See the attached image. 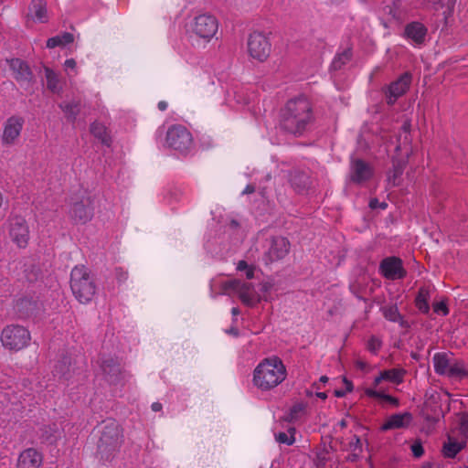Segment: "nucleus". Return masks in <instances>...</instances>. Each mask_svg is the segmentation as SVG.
<instances>
[{"label":"nucleus","mask_w":468,"mask_h":468,"mask_svg":"<svg viewBox=\"0 0 468 468\" xmlns=\"http://www.w3.org/2000/svg\"><path fill=\"white\" fill-rule=\"evenodd\" d=\"M74 41V36L71 33L64 32L60 36L50 37L47 41V47L48 48H54L56 47H64Z\"/></svg>","instance_id":"c756f323"},{"label":"nucleus","mask_w":468,"mask_h":468,"mask_svg":"<svg viewBox=\"0 0 468 468\" xmlns=\"http://www.w3.org/2000/svg\"><path fill=\"white\" fill-rule=\"evenodd\" d=\"M101 368L105 379L110 384H118L123 378V371L117 359L112 357L102 358L101 361Z\"/></svg>","instance_id":"f8f14e48"},{"label":"nucleus","mask_w":468,"mask_h":468,"mask_svg":"<svg viewBox=\"0 0 468 468\" xmlns=\"http://www.w3.org/2000/svg\"><path fill=\"white\" fill-rule=\"evenodd\" d=\"M450 378H463L468 376V372L464 368L463 363L461 361H454L451 363L449 370L446 374Z\"/></svg>","instance_id":"72a5a7b5"},{"label":"nucleus","mask_w":468,"mask_h":468,"mask_svg":"<svg viewBox=\"0 0 468 468\" xmlns=\"http://www.w3.org/2000/svg\"><path fill=\"white\" fill-rule=\"evenodd\" d=\"M359 455L360 453H358V452H353V453L349 457V460L352 462H356L358 459Z\"/></svg>","instance_id":"13d9d810"},{"label":"nucleus","mask_w":468,"mask_h":468,"mask_svg":"<svg viewBox=\"0 0 468 468\" xmlns=\"http://www.w3.org/2000/svg\"><path fill=\"white\" fill-rule=\"evenodd\" d=\"M421 468H432L431 463H424L421 466Z\"/></svg>","instance_id":"338daca9"},{"label":"nucleus","mask_w":468,"mask_h":468,"mask_svg":"<svg viewBox=\"0 0 468 468\" xmlns=\"http://www.w3.org/2000/svg\"><path fill=\"white\" fill-rule=\"evenodd\" d=\"M427 27L420 22H411L405 27V35L417 45H421L425 41Z\"/></svg>","instance_id":"412c9836"},{"label":"nucleus","mask_w":468,"mask_h":468,"mask_svg":"<svg viewBox=\"0 0 468 468\" xmlns=\"http://www.w3.org/2000/svg\"><path fill=\"white\" fill-rule=\"evenodd\" d=\"M59 107L67 114V117L74 121L80 112V103L71 102L67 104H60Z\"/></svg>","instance_id":"e433bc0d"},{"label":"nucleus","mask_w":468,"mask_h":468,"mask_svg":"<svg viewBox=\"0 0 468 468\" xmlns=\"http://www.w3.org/2000/svg\"><path fill=\"white\" fill-rule=\"evenodd\" d=\"M229 226L232 229H238L239 227V223L236 219H231L229 222Z\"/></svg>","instance_id":"bf43d9fd"},{"label":"nucleus","mask_w":468,"mask_h":468,"mask_svg":"<svg viewBox=\"0 0 468 468\" xmlns=\"http://www.w3.org/2000/svg\"><path fill=\"white\" fill-rule=\"evenodd\" d=\"M404 369L391 368L381 372V378L392 383L399 384L403 381Z\"/></svg>","instance_id":"473e14b6"},{"label":"nucleus","mask_w":468,"mask_h":468,"mask_svg":"<svg viewBox=\"0 0 468 468\" xmlns=\"http://www.w3.org/2000/svg\"><path fill=\"white\" fill-rule=\"evenodd\" d=\"M24 120L21 117L12 116L7 119L5 125L2 141L5 144H13L19 136L23 128Z\"/></svg>","instance_id":"dca6fc26"},{"label":"nucleus","mask_w":468,"mask_h":468,"mask_svg":"<svg viewBox=\"0 0 468 468\" xmlns=\"http://www.w3.org/2000/svg\"><path fill=\"white\" fill-rule=\"evenodd\" d=\"M383 315L386 319L391 322H398L403 328H410L408 321L404 320L402 315L399 314L397 305L384 306L381 308Z\"/></svg>","instance_id":"a878e982"},{"label":"nucleus","mask_w":468,"mask_h":468,"mask_svg":"<svg viewBox=\"0 0 468 468\" xmlns=\"http://www.w3.org/2000/svg\"><path fill=\"white\" fill-rule=\"evenodd\" d=\"M411 80V73L404 72L399 79L391 82L386 91L387 103L393 105L399 97L404 95L410 89Z\"/></svg>","instance_id":"9d476101"},{"label":"nucleus","mask_w":468,"mask_h":468,"mask_svg":"<svg viewBox=\"0 0 468 468\" xmlns=\"http://www.w3.org/2000/svg\"><path fill=\"white\" fill-rule=\"evenodd\" d=\"M54 376L59 379L69 380L72 376L71 358L64 356L59 359L54 368Z\"/></svg>","instance_id":"b1692460"},{"label":"nucleus","mask_w":468,"mask_h":468,"mask_svg":"<svg viewBox=\"0 0 468 468\" xmlns=\"http://www.w3.org/2000/svg\"><path fill=\"white\" fill-rule=\"evenodd\" d=\"M346 394V390H342V389H336V390H335V397H337V398H342V397H344Z\"/></svg>","instance_id":"4d7b16f0"},{"label":"nucleus","mask_w":468,"mask_h":468,"mask_svg":"<svg viewBox=\"0 0 468 468\" xmlns=\"http://www.w3.org/2000/svg\"><path fill=\"white\" fill-rule=\"evenodd\" d=\"M70 289L80 303H87L94 297L97 285L90 271L84 265L76 266L71 270Z\"/></svg>","instance_id":"20e7f679"},{"label":"nucleus","mask_w":468,"mask_h":468,"mask_svg":"<svg viewBox=\"0 0 468 468\" xmlns=\"http://www.w3.org/2000/svg\"><path fill=\"white\" fill-rule=\"evenodd\" d=\"M70 213L76 222L86 223L89 221L92 218L93 213L90 197L86 196L80 201H76L72 206Z\"/></svg>","instance_id":"4468645a"},{"label":"nucleus","mask_w":468,"mask_h":468,"mask_svg":"<svg viewBox=\"0 0 468 468\" xmlns=\"http://www.w3.org/2000/svg\"><path fill=\"white\" fill-rule=\"evenodd\" d=\"M313 121L311 103L303 96L288 101L281 110L280 126L293 135H302Z\"/></svg>","instance_id":"f257e3e1"},{"label":"nucleus","mask_w":468,"mask_h":468,"mask_svg":"<svg viewBox=\"0 0 468 468\" xmlns=\"http://www.w3.org/2000/svg\"><path fill=\"white\" fill-rule=\"evenodd\" d=\"M27 305H32V303H31V301H30V300L26 299V298H25V299H20V300H18V301H17V303H16V308H17V310H18L19 312H21V311H22V309H23L24 307H27Z\"/></svg>","instance_id":"49530a36"},{"label":"nucleus","mask_w":468,"mask_h":468,"mask_svg":"<svg viewBox=\"0 0 468 468\" xmlns=\"http://www.w3.org/2000/svg\"><path fill=\"white\" fill-rule=\"evenodd\" d=\"M319 381L322 383H326L328 381V378L326 376H322Z\"/></svg>","instance_id":"774afa93"},{"label":"nucleus","mask_w":468,"mask_h":468,"mask_svg":"<svg viewBox=\"0 0 468 468\" xmlns=\"http://www.w3.org/2000/svg\"><path fill=\"white\" fill-rule=\"evenodd\" d=\"M27 17L40 23H47L48 21L47 2L45 0H32L28 6Z\"/></svg>","instance_id":"aec40b11"},{"label":"nucleus","mask_w":468,"mask_h":468,"mask_svg":"<svg viewBox=\"0 0 468 468\" xmlns=\"http://www.w3.org/2000/svg\"><path fill=\"white\" fill-rule=\"evenodd\" d=\"M412 415L410 412L393 414L380 427V430L387 431L389 430L406 428L410 425Z\"/></svg>","instance_id":"6ab92c4d"},{"label":"nucleus","mask_w":468,"mask_h":468,"mask_svg":"<svg viewBox=\"0 0 468 468\" xmlns=\"http://www.w3.org/2000/svg\"><path fill=\"white\" fill-rule=\"evenodd\" d=\"M455 2H456V0H449L447 3L448 7L452 9L454 6Z\"/></svg>","instance_id":"0e129e2a"},{"label":"nucleus","mask_w":468,"mask_h":468,"mask_svg":"<svg viewBox=\"0 0 468 468\" xmlns=\"http://www.w3.org/2000/svg\"><path fill=\"white\" fill-rule=\"evenodd\" d=\"M290 182L294 190L300 194L307 191L312 185L309 175L303 171L292 172L291 174Z\"/></svg>","instance_id":"5701e85b"},{"label":"nucleus","mask_w":468,"mask_h":468,"mask_svg":"<svg viewBox=\"0 0 468 468\" xmlns=\"http://www.w3.org/2000/svg\"><path fill=\"white\" fill-rule=\"evenodd\" d=\"M166 106H167V104H166V102H165V101H160V102L158 103V109H159L160 111H165V110L166 109Z\"/></svg>","instance_id":"052dcab7"},{"label":"nucleus","mask_w":468,"mask_h":468,"mask_svg":"<svg viewBox=\"0 0 468 468\" xmlns=\"http://www.w3.org/2000/svg\"><path fill=\"white\" fill-rule=\"evenodd\" d=\"M402 129L404 130V132L408 133L410 131V123L405 122L402 126Z\"/></svg>","instance_id":"69168bd1"},{"label":"nucleus","mask_w":468,"mask_h":468,"mask_svg":"<svg viewBox=\"0 0 468 468\" xmlns=\"http://www.w3.org/2000/svg\"><path fill=\"white\" fill-rule=\"evenodd\" d=\"M9 235L19 248L27 247L29 239V229L24 218L14 216L9 219Z\"/></svg>","instance_id":"1a4fd4ad"},{"label":"nucleus","mask_w":468,"mask_h":468,"mask_svg":"<svg viewBox=\"0 0 468 468\" xmlns=\"http://www.w3.org/2000/svg\"><path fill=\"white\" fill-rule=\"evenodd\" d=\"M406 163L403 160L393 159L392 160V170L388 174V182L392 186H398V179L402 175Z\"/></svg>","instance_id":"cd10ccee"},{"label":"nucleus","mask_w":468,"mask_h":468,"mask_svg":"<svg viewBox=\"0 0 468 468\" xmlns=\"http://www.w3.org/2000/svg\"><path fill=\"white\" fill-rule=\"evenodd\" d=\"M286 368L279 357L266 358L254 371V382L261 389H271L282 383Z\"/></svg>","instance_id":"7ed1b4c3"},{"label":"nucleus","mask_w":468,"mask_h":468,"mask_svg":"<svg viewBox=\"0 0 468 468\" xmlns=\"http://www.w3.org/2000/svg\"><path fill=\"white\" fill-rule=\"evenodd\" d=\"M382 380H385V378H381V373L378 377H377L374 380V385L377 387Z\"/></svg>","instance_id":"680f3d73"},{"label":"nucleus","mask_w":468,"mask_h":468,"mask_svg":"<svg viewBox=\"0 0 468 468\" xmlns=\"http://www.w3.org/2000/svg\"><path fill=\"white\" fill-rule=\"evenodd\" d=\"M248 50L253 58L264 61L270 56L271 43L262 33L253 32L248 39Z\"/></svg>","instance_id":"6e6552de"},{"label":"nucleus","mask_w":468,"mask_h":468,"mask_svg":"<svg viewBox=\"0 0 468 468\" xmlns=\"http://www.w3.org/2000/svg\"><path fill=\"white\" fill-rule=\"evenodd\" d=\"M459 431L462 436L468 439V413H463L460 418Z\"/></svg>","instance_id":"ea45409f"},{"label":"nucleus","mask_w":468,"mask_h":468,"mask_svg":"<svg viewBox=\"0 0 468 468\" xmlns=\"http://www.w3.org/2000/svg\"><path fill=\"white\" fill-rule=\"evenodd\" d=\"M356 367H357L358 368H360L361 370L366 369V368H367V363H366V362H364V361H361V360H357V361L356 362Z\"/></svg>","instance_id":"5fc2aeb1"},{"label":"nucleus","mask_w":468,"mask_h":468,"mask_svg":"<svg viewBox=\"0 0 468 468\" xmlns=\"http://www.w3.org/2000/svg\"><path fill=\"white\" fill-rule=\"evenodd\" d=\"M382 274L389 280L402 279L407 272L402 266V261L397 257L384 259L380 263Z\"/></svg>","instance_id":"ddd939ff"},{"label":"nucleus","mask_w":468,"mask_h":468,"mask_svg":"<svg viewBox=\"0 0 468 468\" xmlns=\"http://www.w3.org/2000/svg\"><path fill=\"white\" fill-rule=\"evenodd\" d=\"M343 382H344V384L346 386V393L347 392H351L353 390V388H354L353 383L350 380H348L346 377L343 378Z\"/></svg>","instance_id":"de8ad7c7"},{"label":"nucleus","mask_w":468,"mask_h":468,"mask_svg":"<svg viewBox=\"0 0 468 468\" xmlns=\"http://www.w3.org/2000/svg\"><path fill=\"white\" fill-rule=\"evenodd\" d=\"M305 410V404L303 402L294 404L288 414V416L284 417L286 421H293L297 420L300 414Z\"/></svg>","instance_id":"4c0bfd02"},{"label":"nucleus","mask_w":468,"mask_h":468,"mask_svg":"<svg viewBox=\"0 0 468 468\" xmlns=\"http://www.w3.org/2000/svg\"><path fill=\"white\" fill-rule=\"evenodd\" d=\"M246 277L249 280H250V279H252L254 277V269H253V267H249L246 270Z\"/></svg>","instance_id":"603ef678"},{"label":"nucleus","mask_w":468,"mask_h":468,"mask_svg":"<svg viewBox=\"0 0 468 468\" xmlns=\"http://www.w3.org/2000/svg\"><path fill=\"white\" fill-rule=\"evenodd\" d=\"M249 268L248 263L245 261H239L238 262L237 270L239 271H245Z\"/></svg>","instance_id":"3c124183"},{"label":"nucleus","mask_w":468,"mask_h":468,"mask_svg":"<svg viewBox=\"0 0 468 468\" xmlns=\"http://www.w3.org/2000/svg\"><path fill=\"white\" fill-rule=\"evenodd\" d=\"M466 446V441H455L449 437V441L445 442L442 447L443 455L446 458H454Z\"/></svg>","instance_id":"c85d7f7f"},{"label":"nucleus","mask_w":468,"mask_h":468,"mask_svg":"<svg viewBox=\"0 0 468 468\" xmlns=\"http://www.w3.org/2000/svg\"><path fill=\"white\" fill-rule=\"evenodd\" d=\"M226 290L238 292L241 302L247 306L253 307L262 300V297L255 290L251 282H245L239 280L228 281L224 284Z\"/></svg>","instance_id":"423d86ee"},{"label":"nucleus","mask_w":468,"mask_h":468,"mask_svg":"<svg viewBox=\"0 0 468 468\" xmlns=\"http://www.w3.org/2000/svg\"><path fill=\"white\" fill-rule=\"evenodd\" d=\"M97 442V455L103 463H111L120 451L122 442V432L114 420L102 422Z\"/></svg>","instance_id":"f03ea898"},{"label":"nucleus","mask_w":468,"mask_h":468,"mask_svg":"<svg viewBox=\"0 0 468 468\" xmlns=\"http://www.w3.org/2000/svg\"><path fill=\"white\" fill-rule=\"evenodd\" d=\"M42 455L36 449L28 448L23 451L17 460V468H39L42 464Z\"/></svg>","instance_id":"f3484780"},{"label":"nucleus","mask_w":468,"mask_h":468,"mask_svg":"<svg viewBox=\"0 0 468 468\" xmlns=\"http://www.w3.org/2000/svg\"><path fill=\"white\" fill-rule=\"evenodd\" d=\"M66 69H74L76 67V61L73 58H69L65 61Z\"/></svg>","instance_id":"8fccbe9b"},{"label":"nucleus","mask_w":468,"mask_h":468,"mask_svg":"<svg viewBox=\"0 0 468 468\" xmlns=\"http://www.w3.org/2000/svg\"><path fill=\"white\" fill-rule=\"evenodd\" d=\"M369 207L372 208V209H375L377 207H380L382 209H385L387 207V204L384 203V202L383 203H379L377 198H372L369 201Z\"/></svg>","instance_id":"a18cd8bd"},{"label":"nucleus","mask_w":468,"mask_h":468,"mask_svg":"<svg viewBox=\"0 0 468 468\" xmlns=\"http://www.w3.org/2000/svg\"><path fill=\"white\" fill-rule=\"evenodd\" d=\"M316 396L322 399H325L327 398V394L325 392H317Z\"/></svg>","instance_id":"e2e57ef3"},{"label":"nucleus","mask_w":468,"mask_h":468,"mask_svg":"<svg viewBox=\"0 0 468 468\" xmlns=\"http://www.w3.org/2000/svg\"><path fill=\"white\" fill-rule=\"evenodd\" d=\"M382 342L377 336L372 335L367 342V349L376 354L381 347Z\"/></svg>","instance_id":"a19ab883"},{"label":"nucleus","mask_w":468,"mask_h":468,"mask_svg":"<svg viewBox=\"0 0 468 468\" xmlns=\"http://www.w3.org/2000/svg\"><path fill=\"white\" fill-rule=\"evenodd\" d=\"M433 311L437 314L441 313L443 315H447L449 309L444 302L436 303L433 304Z\"/></svg>","instance_id":"c03bdc74"},{"label":"nucleus","mask_w":468,"mask_h":468,"mask_svg":"<svg viewBox=\"0 0 468 468\" xmlns=\"http://www.w3.org/2000/svg\"><path fill=\"white\" fill-rule=\"evenodd\" d=\"M372 176L370 165L362 159H355L351 164L350 178L355 183H361Z\"/></svg>","instance_id":"a211bd4d"},{"label":"nucleus","mask_w":468,"mask_h":468,"mask_svg":"<svg viewBox=\"0 0 468 468\" xmlns=\"http://www.w3.org/2000/svg\"><path fill=\"white\" fill-rule=\"evenodd\" d=\"M260 292H267L271 287H272V284L266 282H262L260 284Z\"/></svg>","instance_id":"09e8293b"},{"label":"nucleus","mask_w":468,"mask_h":468,"mask_svg":"<svg viewBox=\"0 0 468 468\" xmlns=\"http://www.w3.org/2000/svg\"><path fill=\"white\" fill-rule=\"evenodd\" d=\"M451 363L452 359L445 353H437L433 356L434 369L439 375H446Z\"/></svg>","instance_id":"bb28decb"},{"label":"nucleus","mask_w":468,"mask_h":468,"mask_svg":"<svg viewBox=\"0 0 468 468\" xmlns=\"http://www.w3.org/2000/svg\"><path fill=\"white\" fill-rule=\"evenodd\" d=\"M294 431H295L294 428H290L288 430V432L291 434L290 436L285 432H279L278 434L275 435V438H276L277 441H279L280 443L292 445V444H293V442L295 441V439L292 435L294 433Z\"/></svg>","instance_id":"58836bf2"},{"label":"nucleus","mask_w":468,"mask_h":468,"mask_svg":"<svg viewBox=\"0 0 468 468\" xmlns=\"http://www.w3.org/2000/svg\"><path fill=\"white\" fill-rule=\"evenodd\" d=\"M29 340V332L20 325L6 326L1 335V341L4 346L10 350L22 349L28 344Z\"/></svg>","instance_id":"39448f33"},{"label":"nucleus","mask_w":468,"mask_h":468,"mask_svg":"<svg viewBox=\"0 0 468 468\" xmlns=\"http://www.w3.org/2000/svg\"><path fill=\"white\" fill-rule=\"evenodd\" d=\"M352 58V51L350 48L344 50L333 61L332 68L334 70H339L346 62Z\"/></svg>","instance_id":"c9c22d12"},{"label":"nucleus","mask_w":468,"mask_h":468,"mask_svg":"<svg viewBox=\"0 0 468 468\" xmlns=\"http://www.w3.org/2000/svg\"><path fill=\"white\" fill-rule=\"evenodd\" d=\"M354 441L349 442V449L352 452H358V453L362 452V443L360 438L356 435H354Z\"/></svg>","instance_id":"37998d69"},{"label":"nucleus","mask_w":468,"mask_h":468,"mask_svg":"<svg viewBox=\"0 0 468 468\" xmlns=\"http://www.w3.org/2000/svg\"><path fill=\"white\" fill-rule=\"evenodd\" d=\"M255 192V186L252 185H248L243 191V194H252Z\"/></svg>","instance_id":"864d4df0"},{"label":"nucleus","mask_w":468,"mask_h":468,"mask_svg":"<svg viewBox=\"0 0 468 468\" xmlns=\"http://www.w3.org/2000/svg\"><path fill=\"white\" fill-rule=\"evenodd\" d=\"M366 394L368 397L379 399L386 402H388L395 407H398L399 404V399L397 398L392 397L390 395H387V394L383 393L382 391H378V390H374L372 388H367V389H366Z\"/></svg>","instance_id":"f704fd0d"},{"label":"nucleus","mask_w":468,"mask_h":468,"mask_svg":"<svg viewBox=\"0 0 468 468\" xmlns=\"http://www.w3.org/2000/svg\"><path fill=\"white\" fill-rule=\"evenodd\" d=\"M290 250V242L283 237H273L271 242V248L266 252L267 262H272L283 259Z\"/></svg>","instance_id":"2eb2a0df"},{"label":"nucleus","mask_w":468,"mask_h":468,"mask_svg":"<svg viewBox=\"0 0 468 468\" xmlns=\"http://www.w3.org/2000/svg\"><path fill=\"white\" fill-rule=\"evenodd\" d=\"M412 454L415 458H420L424 453V449L422 446V443L420 440H417L413 442V444L410 447Z\"/></svg>","instance_id":"79ce46f5"},{"label":"nucleus","mask_w":468,"mask_h":468,"mask_svg":"<svg viewBox=\"0 0 468 468\" xmlns=\"http://www.w3.org/2000/svg\"><path fill=\"white\" fill-rule=\"evenodd\" d=\"M152 410L154 411H160L162 410V404L159 402H154L152 404Z\"/></svg>","instance_id":"6e6d98bb"},{"label":"nucleus","mask_w":468,"mask_h":468,"mask_svg":"<svg viewBox=\"0 0 468 468\" xmlns=\"http://www.w3.org/2000/svg\"><path fill=\"white\" fill-rule=\"evenodd\" d=\"M43 69L47 80V89L53 93H60L62 91V84L58 75L47 66H44Z\"/></svg>","instance_id":"393cba45"},{"label":"nucleus","mask_w":468,"mask_h":468,"mask_svg":"<svg viewBox=\"0 0 468 468\" xmlns=\"http://www.w3.org/2000/svg\"><path fill=\"white\" fill-rule=\"evenodd\" d=\"M90 133L96 137L98 138L99 140H101V142L107 145V146H110L111 143H112V140H111V137L108 135L107 132H106V128L104 125L99 123V122H93L91 125H90Z\"/></svg>","instance_id":"7c9ffc66"},{"label":"nucleus","mask_w":468,"mask_h":468,"mask_svg":"<svg viewBox=\"0 0 468 468\" xmlns=\"http://www.w3.org/2000/svg\"><path fill=\"white\" fill-rule=\"evenodd\" d=\"M429 297H430L429 290L427 288L421 287L419 290L418 295L415 300V303H416V306L418 307V309L423 314L429 313V310H430V306L428 303Z\"/></svg>","instance_id":"2f4dec72"},{"label":"nucleus","mask_w":468,"mask_h":468,"mask_svg":"<svg viewBox=\"0 0 468 468\" xmlns=\"http://www.w3.org/2000/svg\"><path fill=\"white\" fill-rule=\"evenodd\" d=\"M9 66L15 74V78L19 81H30L32 72L28 65L20 58H12L8 60Z\"/></svg>","instance_id":"4be33fe9"},{"label":"nucleus","mask_w":468,"mask_h":468,"mask_svg":"<svg viewBox=\"0 0 468 468\" xmlns=\"http://www.w3.org/2000/svg\"><path fill=\"white\" fill-rule=\"evenodd\" d=\"M166 143L169 147L184 152L191 146L192 136L186 127L174 125L166 133Z\"/></svg>","instance_id":"0eeeda50"},{"label":"nucleus","mask_w":468,"mask_h":468,"mask_svg":"<svg viewBox=\"0 0 468 468\" xmlns=\"http://www.w3.org/2000/svg\"><path fill=\"white\" fill-rule=\"evenodd\" d=\"M218 21L210 15H200L195 18L194 32L202 38H211L218 31Z\"/></svg>","instance_id":"9b49d317"}]
</instances>
